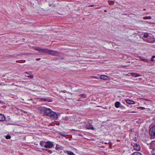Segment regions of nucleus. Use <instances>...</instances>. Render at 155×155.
<instances>
[{
	"label": "nucleus",
	"mask_w": 155,
	"mask_h": 155,
	"mask_svg": "<svg viewBox=\"0 0 155 155\" xmlns=\"http://www.w3.org/2000/svg\"><path fill=\"white\" fill-rule=\"evenodd\" d=\"M132 155H142V154L139 152H136L134 153Z\"/></svg>",
	"instance_id": "dca6fc26"
},
{
	"label": "nucleus",
	"mask_w": 155,
	"mask_h": 155,
	"mask_svg": "<svg viewBox=\"0 0 155 155\" xmlns=\"http://www.w3.org/2000/svg\"><path fill=\"white\" fill-rule=\"evenodd\" d=\"M47 53L53 55V56H58L59 54L58 52L53 50H49L47 49Z\"/></svg>",
	"instance_id": "7ed1b4c3"
},
{
	"label": "nucleus",
	"mask_w": 155,
	"mask_h": 155,
	"mask_svg": "<svg viewBox=\"0 0 155 155\" xmlns=\"http://www.w3.org/2000/svg\"><path fill=\"white\" fill-rule=\"evenodd\" d=\"M78 100L79 101H81V100H80V99H78Z\"/></svg>",
	"instance_id": "f704fd0d"
},
{
	"label": "nucleus",
	"mask_w": 155,
	"mask_h": 155,
	"mask_svg": "<svg viewBox=\"0 0 155 155\" xmlns=\"http://www.w3.org/2000/svg\"><path fill=\"white\" fill-rule=\"evenodd\" d=\"M92 77L94 78H96V79L98 78L97 76H93Z\"/></svg>",
	"instance_id": "cd10ccee"
},
{
	"label": "nucleus",
	"mask_w": 155,
	"mask_h": 155,
	"mask_svg": "<svg viewBox=\"0 0 155 155\" xmlns=\"http://www.w3.org/2000/svg\"><path fill=\"white\" fill-rule=\"evenodd\" d=\"M40 59H41L40 58H38V59H36V60H40Z\"/></svg>",
	"instance_id": "7c9ffc66"
},
{
	"label": "nucleus",
	"mask_w": 155,
	"mask_h": 155,
	"mask_svg": "<svg viewBox=\"0 0 155 155\" xmlns=\"http://www.w3.org/2000/svg\"><path fill=\"white\" fill-rule=\"evenodd\" d=\"M5 116L1 114H0V121H3L5 120Z\"/></svg>",
	"instance_id": "9b49d317"
},
{
	"label": "nucleus",
	"mask_w": 155,
	"mask_h": 155,
	"mask_svg": "<svg viewBox=\"0 0 155 155\" xmlns=\"http://www.w3.org/2000/svg\"><path fill=\"white\" fill-rule=\"evenodd\" d=\"M108 143H105V144H108Z\"/></svg>",
	"instance_id": "c9c22d12"
},
{
	"label": "nucleus",
	"mask_w": 155,
	"mask_h": 155,
	"mask_svg": "<svg viewBox=\"0 0 155 155\" xmlns=\"http://www.w3.org/2000/svg\"><path fill=\"white\" fill-rule=\"evenodd\" d=\"M148 36H149V35L147 33H145L144 34L143 37L144 38H147L148 37Z\"/></svg>",
	"instance_id": "aec40b11"
},
{
	"label": "nucleus",
	"mask_w": 155,
	"mask_h": 155,
	"mask_svg": "<svg viewBox=\"0 0 155 155\" xmlns=\"http://www.w3.org/2000/svg\"><path fill=\"white\" fill-rule=\"evenodd\" d=\"M120 104V102L118 101L116 102L115 103V106L117 108H118L119 107Z\"/></svg>",
	"instance_id": "4468645a"
},
{
	"label": "nucleus",
	"mask_w": 155,
	"mask_h": 155,
	"mask_svg": "<svg viewBox=\"0 0 155 155\" xmlns=\"http://www.w3.org/2000/svg\"><path fill=\"white\" fill-rule=\"evenodd\" d=\"M127 113H136L137 112L135 111H127Z\"/></svg>",
	"instance_id": "bb28decb"
},
{
	"label": "nucleus",
	"mask_w": 155,
	"mask_h": 155,
	"mask_svg": "<svg viewBox=\"0 0 155 155\" xmlns=\"http://www.w3.org/2000/svg\"><path fill=\"white\" fill-rule=\"evenodd\" d=\"M131 145L133 146L134 148V149L136 150H140V147L139 145L135 144L134 143H132Z\"/></svg>",
	"instance_id": "423d86ee"
},
{
	"label": "nucleus",
	"mask_w": 155,
	"mask_h": 155,
	"mask_svg": "<svg viewBox=\"0 0 155 155\" xmlns=\"http://www.w3.org/2000/svg\"><path fill=\"white\" fill-rule=\"evenodd\" d=\"M100 78L101 79L106 80L108 79V77L106 75H101Z\"/></svg>",
	"instance_id": "1a4fd4ad"
},
{
	"label": "nucleus",
	"mask_w": 155,
	"mask_h": 155,
	"mask_svg": "<svg viewBox=\"0 0 155 155\" xmlns=\"http://www.w3.org/2000/svg\"><path fill=\"white\" fill-rule=\"evenodd\" d=\"M151 16H146L143 18V19H151Z\"/></svg>",
	"instance_id": "a211bd4d"
},
{
	"label": "nucleus",
	"mask_w": 155,
	"mask_h": 155,
	"mask_svg": "<svg viewBox=\"0 0 155 155\" xmlns=\"http://www.w3.org/2000/svg\"><path fill=\"white\" fill-rule=\"evenodd\" d=\"M42 110H43L46 114L54 120H57L58 118V117L57 114L52 111L50 108H47L45 107L42 108Z\"/></svg>",
	"instance_id": "f257e3e1"
},
{
	"label": "nucleus",
	"mask_w": 155,
	"mask_h": 155,
	"mask_svg": "<svg viewBox=\"0 0 155 155\" xmlns=\"http://www.w3.org/2000/svg\"><path fill=\"white\" fill-rule=\"evenodd\" d=\"M155 41V39H153V41H147L148 42H150V43H153L154 42V41Z\"/></svg>",
	"instance_id": "a878e982"
},
{
	"label": "nucleus",
	"mask_w": 155,
	"mask_h": 155,
	"mask_svg": "<svg viewBox=\"0 0 155 155\" xmlns=\"http://www.w3.org/2000/svg\"><path fill=\"white\" fill-rule=\"evenodd\" d=\"M5 138L7 139H10L11 138V136L10 135H7Z\"/></svg>",
	"instance_id": "5701e85b"
},
{
	"label": "nucleus",
	"mask_w": 155,
	"mask_h": 155,
	"mask_svg": "<svg viewBox=\"0 0 155 155\" xmlns=\"http://www.w3.org/2000/svg\"><path fill=\"white\" fill-rule=\"evenodd\" d=\"M152 155H155V149L153 150L151 152Z\"/></svg>",
	"instance_id": "412c9836"
},
{
	"label": "nucleus",
	"mask_w": 155,
	"mask_h": 155,
	"mask_svg": "<svg viewBox=\"0 0 155 155\" xmlns=\"http://www.w3.org/2000/svg\"><path fill=\"white\" fill-rule=\"evenodd\" d=\"M126 103L129 104H135L134 102L133 101H131L130 100H126Z\"/></svg>",
	"instance_id": "6e6552de"
},
{
	"label": "nucleus",
	"mask_w": 155,
	"mask_h": 155,
	"mask_svg": "<svg viewBox=\"0 0 155 155\" xmlns=\"http://www.w3.org/2000/svg\"><path fill=\"white\" fill-rule=\"evenodd\" d=\"M154 58H155V55L153 56L151 58V61H154Z\"/></svg>",
	"instance_id": "b1692460"
},
{
	"label": "nucleus",
	"mask_w": 155,
	"mask_h": 155,
	"mask_svg": "<svg viewBox=\"0 0 155 155\" xmlns=\"http://www.w3.org/2000/svg\"><path fill=\"white\" fill-rule=\"evenodd\" d=\"M25 76H27L25 75ZM27 77L28 78H33V75H29L27 76Z\"/></svg>",
	"instance_id": "393cba45"
},
{
	"label": "nucleus",
	"mask_w": 155,
	"mask_h": 155,
	"mask_svg": "<svg viewBox=\"0 0 155 155\" xmlns=\"http://www.w3.org/2000/svg\"><path fill=\"white\" fill-rule=\"evenodd\" d=\"M150 134L152 138H155V126L152 127L150 129Z\"/></svg>",
	"instance_id": "39448f33"
},
{
	"label": "nucleus",
	"mask_w": 155,
	"mask_h": 155,
	"mask_svg": "<svg viewBox=\"0 0 155 155\" xmlns=\"http://www.w3.org/2000/svg\"><path fill=\"white\" fill-rule=\"evenodd\" d=\"M93 6V5H90V6H89V7H92V6Z\"/></svg>",
	"instance_id": "473e14b6"
},
{
	"label": "nucleus",
	"mask_w": 155,
	"mask_h": 155,
	"mask_svg": "<svg viewBox=\"0 0 155 155\" xmlns=\"http://www.w3.org/2000/svg\"><path fill=\"white\" fill-rule=\"evenodd\" d=\"M25 73H26V74H30L29 72H25Z\"/></svg>",
	"instance_id": "c85d7f7f"
},
{
	"label": "nucleus",
	"mask_w": 155,
	"mask_h": 155,
	"mask_svg": "<svg viewBox=\"0 0 155 155\" xmlns=\"http://www.w3.org/2000/svg\"><path fill=\"white\" fill-rule=\"evenodd\" d=\"M43 150L48 151V152L49 153H52V151L51 150H48L46 149H43Z\"/></svg>",
	"instance_id": "f3484780"
},
{
	"label": "nucleus",
	"mask_w": 155,
	"mask_h": 155,
	"mask_svg": "<svg viewBox=\"0 0 155 155\" xmlns=\"http://www.w3.org/2000/svg\"><path fill=\"white\" fill-rule=\"evenodd\" d=\"M79 96L83 98H86L87 96V94H81Z\"/></svg>",
	"instance_id": "2eb2a0df"
},
{
	"label": "nucleus",
	"mask_w": 155,
	"mask_h": 155,
	"mask_svg": "<svg viewBox=\"0 0 155 155\" xmlns=\"http://www.w3.org/2000/svg\"><path fill=\"white\" fill-rule=\"evenodd\" d=\"M137 108L138 109H140L141 110H143L145 109V108L144 107H137Z\"/></svg>",
	"instance_id": "4be33fe9"
},
{
	"label": "nucleus",
	"mask_w": 155,
	"mask_h": 155,
	"mask_svg": "<svg viewBox=\"0 0 155 155\" xmlns=\"http://www.w3.org/2000/svg\"><path fill=\"white\" fill-rule=\"evenodd\" d=\"M61 134L62 136H65V135L64 134H63V133Z\"/></svg>",
	"instance_id": "c756f323"
},
{
	"label": "nucleus",
	"mask_w": 155,
	"mask_h": 155,
	"mask_svg": "<svg viewBox=\"0 0 155 155\" xmlns=\"http://www.w3.org/2000/svg\"><path fill=\"white\" fill-rule=\"evenodd\" d=\"M86 127L87 129L94 130V127L90 123H88L86 125Z\"/></svg>",
	"instance_id": "0eeeda50"
},
{
	"label": "nucleus",
	"mask_w": 155,
	"mask_h": 155,
	"mask_svg": "<svg viewBox=\"0 0 155 155\" xmlns=\"http://www.w3.org/2000/svg\"><path fill=\"white\" fill-rule=\"evenodd\" d=\"M41 101H47L48 102H50L52 101V100L50 99H47L46 98H41Z\"/></svg>",
	"instance_id": "f8f14e48"
},
{
	"label": "nucleus",
	"mask_w": 155,
	"mask_h": 155,
	"mask_svg": "<svg viewBox=\"0 0 155 155\" xmlns=\"http://www.w3.org/2000/svg\"><path fill=\"white\" fill-rule=\"evenodd\" d=\"M56 149H57V150H58V147H56Z\"/></svg>",
	"instance_id": "2f4dec72"
},
{
	"label": "nucleus",
	"mask_w": 155,
	"mask_h": 155,
	"mask_svg": "<svg viewBox=\"0 0 155 155\" xmlns=\"http://www.w3.org/2000/svg\"><path fill=\"white\" fill-rule=\"evenodd\" d=\"M40 144L41 146L47 148H51L54 146L53 143L49 141L46 142L41 141L40 143Z\"/></svg>",
	"instance_id": "f03ea898"
},
{
	"label": "nucleus",
	"mask_w": 155,
	"mask_h": 155,
	"mask_svg": "<svg viewBox=\"0 0 155 155\" xmlns=\"http://www.w3.org/2000/svg\"><path fill=\"white\" fill-rule=\"evenodd\" d=\"M114 4V3H112V4H111V5H113Z\"/></svg>",
	"instance_id": "e433bc0d"
},
{
	"label": "nucleus",
	"mask_w": 155,
	"mask_h": 155,
	"mask_svg": "<svg viewBox=\"0 0 155 155\" xmlns=\"http://www.w3.org/2000/svg\"><path fill=\"white\" fill-rule=\"evenodd\" d=\"M66 153L69 155H75L73 152L70 151H66Z\"/></svg>",
	"instance_id": "ddd939ff"
},
{
	"label": "nucleus",
	"mask_w": 155,
	"mask_h": 155,
	"mask_svg": "<svg viewBox=\"0 0 155 155\" xmlns=\"http://www.w3.org/2000/svg\"><path fill=\"white\" fill-rule=\"evenodd\" d=\"M131 75L132 76H133L135 77L140 76L141 75L138 73H131Z\"/></svg>",
	"instance_id": "9d476101"
},
{
	"label": "nucleus",
	"mask_w": 155,
	"mask_h": 155,
	"mask_svg": "<svg viewBox=\"0 0 155 155\" xmlns=\"http://www.w3.org/2000/svg\"><path fill=\"white\" fill-rule=\"evenodd\" d=\"M145 100H146V101H147V100H148V99H145Z\"/></svg>",
	"instance_id": "72a5a7b5"
},
{
	"label": "nucleus",
	"mask_w": 155,
	"mask_h": 155,
	"mask_svg": "<svg viewBox=\"0 0 155 155\" xmlns=\"http://www.w3.org/2000/svg\"><path fill=\"white\" fill-rule=\"evenodd\" d=\"M141 60L143 61L144 62H149V60H148L146 59L141 58Z\"/></svg>",
	"instance_id": "6ab92c4d"
},
{
	"label": "nucleus",
	"mask_w": 155,
	"mask_h": 155,
	"mask_svg": "<svg viewBox=\"0 0 155 155\" xmlns=\"http://www.w3.org/2000/svg\"><path fill=\"white\" fill-rule=\"evenodd\" d=\"M33 49L36 50L38 51L39 52L47 53V49L45 48H43L40 47H34Z\"/></svg>",
	"instance_id": "20e7f679"
}]
</instances>
